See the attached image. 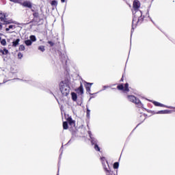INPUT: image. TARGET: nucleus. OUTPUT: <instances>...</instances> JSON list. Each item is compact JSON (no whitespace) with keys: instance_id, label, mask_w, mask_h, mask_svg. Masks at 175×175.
Instances as JSON below:
<instances>
[{"instance_id":"b1692460","label":"nucleus","mask_w":175,"mask_h":175,"mask_svg":"<svg viewBox=\"0 0 175 175\" xmlns=\"http://www.w3.org/2000/svg\"><path fill=\"white\" fill-rule=\"evenodd\" d=\"M120 167V163L118 162H116L113 163V169H118Z\"/></svg>"},{"instance_id":"ddd939ff","label":"nucleus","mask_w":175,"mask_h":175,"mask_svg":"<svg viewBox=\"0 0 175 175\" xmlns=\"http://www.w3.org/2000/svg\"><path fill=\"white\" fill-rule=\"evenodd\" d=\"M172 113V111L170 110H163V111H159L157 112V114H170Z\"/></svg>"},{"instance_id":"423d86ee","label":"nucleus","mask_w":175,"mask_h":175,"mask_svg":"<svg viewBox=\"0 0 175 175\" xmlns=\"http://www.w3.org/2000/svg\"><path fill=\"white\" fill-rule=\"evenodd\" d=\"M118 90L119 91H123L124 92H129V84L126 83L124 84V88L123 84H120L117 86Z\"/></svg>"},{"instance_id":"7c9ffc66","label":"nucleus","mask_w":175,"mask_h":175,"mask_svg":"<svg viewBox=\"0 0 175 175\" xmlns=\"http://www.w3.org/2000/svg\"><path fill=\"white\" fill-rule=\"evenodd\" d=\"M3 51L5 52V54H9V51L6 49H3Z\"/></svg>"},{"instance_id":"a878e982","label":"nucleus","mask_w":175,"mask_h":175,"mask_svg":"<svg viewBox=\"0 0 175 175\" xmlns=\"http://www.w3.org/2000/svg\"><path fill=\"white\" fill-rule=\"evenodd\" d=\"M25 50V46L24 45L19 46V51H24Z\"/></svg>"},{"instance_id":"bb28decb","label":"nucleus","mask_w":175,"mask_h":175,"mask_svg":"<svg viewBox=\"0 0 175 175\" xmlns=\"http://www.w3.org/2000/svg\"><path fill=\"white\" fill-rule=\"evenodd\" d=\"M1 44L2 46H6V40L3 39V40L1 41Z\"/></svg>"},{"instance_id":"2f4dec72","label":"nucleus","mask_w":175,"mask_h":175,"mask_svg":"<svg viewBox=\"0 0 175 175\" xmlns=\"http://www.w3.org/2000/svg\"><path fill=\"white\" fill-rule=\"evenodd\" d=\"M124 76H125V74H123L122 75V78L120 79V83H122V81H124Z\"/></svg>"},{"instance_id":"c756f323","label":"nucleus","mask_w":175,"mask_h":175,"mask_svg":"<svg viewBox=\"0 0 175 175\" xmlns=\"http://www.w3.org/2000/svg\"><path fill=\"white\" fill-rule=\"evenodd\" d=\"M18 57L20 59H21V58H23V53H18Z\"/></svg>"},{"instance_id":"9d476101","label":"nucleus","mask_w":175,"mask_h":175,"mask_svg":"<svg viewBox=\"0 0 175 175\" xmlns=\"http://www.w3.org/2000/svg\"><path fill=\"white\" fill-rule=\"evenodd\" d=\"M93 83H88L85 81L84 85L87 92H90L91 91V87H92Z\"/></svg>"},{"instance_id":"72a5a7b5","label":"nucleus","mask_w":175,"mask_h":175,"mask_svg":"<svg viewBox=\"0 0 175 175\" xmlns=\"http://www.w3.org/2000/svg\"><path fill=\"white\" fill-rule=\"evenodd\" d=\"M91 111H90V109H87L86 113H87V116H90V113Z\"/></svg>"},{"instance_id":"a211bd4d","label":"nucleus","mask_w":175,"mask_h":175,"mask_svg":"<svg viewBox=\"0 0 175 175\" xmlns=\"http://www.w3.org/2000/svg\"><path fill=\"white\" fill-rule=\"evenodd\" d=\"M69 128V126L68 125V122H63V129L66 130Z\"/></svg>"},{"instance_id":"393cba45","label":"nucleus","mask_w":175,"mask_h":175,"mask_svg":"<svg viewBox=\"0 0 175 175\" xmlns=\"http://www.w3.org/2000/svg\"><path fill=\"white\" fill-rule=\"evenodd\" d=\"M38 50H40V51H42L43 53L46 49H44V46L42 45L38 47Z\"/></svg>"},{"instance_id":"0eeeda50","label":"nucleus","mask_w":175,"mask_h":175,"mask_svg":"<svg viewBox=\"0 0 175 175\" xmlns=\"http://www.w3.org/2000/svg\"><path fill=\"white\" fill-rule=\"evenodd\" d=\"M0 21L4 25L10 24V21H8V18H6V14L2 12V11H0Z\"/></svg>"},{"instance_id":"20e7f679","label":"nucleus","mask_w":175,"mask_h":175,"mask_svg":"<svg viewBox=\"0 0 175 175\" xmlns=\"http://www.w3.org/2000/svg\"><path fill=\"white\" fill-rule=\"evenodd\" d=\"M100 159H101V161H103V169L105 172L106 175H117V172L114 173V172L107 169L106 165H105V162H106V163H107V165H109V163L107 162V161H103V160L105 159V157H101Z\"/></svg>"},{"instance_id":"dca6fc26","label":"nucleus","mask_w":175,"mask_h":175,"mask_svg":"<svg viewBox=\"0 0 175 175\" xmlns=\"http://www.w3.org/2000/svg\"><path fill=\"white\" fill-rule=\"evenodd\" d=\"M72 99L74 102H76L77 100V94L75 92L71 93Z\"/></svg>"},{"instance_id":"6ab92c4d","label":"nucleus","mask_w":175,"mask_h":175,"mask_svg":"<svg viewBox=\"0 0 175 175\" xmlns=\"http://www.w3.org/2000/svg\"><path fill=\"white\" fill-rule=\"evenodd\" d=\"M51 6H54L55 8H57V5H58V2L57 1L53 0L51 2Z\"/></svg>"},{"instance_id":"e433bc0d","label":"nucleus","mask_w":175,"mask_h":175,"mask_svg":"<svg viewBox=\"0 0 175 175\" xmlns=\"http://www.w3.org/2000/svg\"><path fill=\"white\" fill-rule=\"evenodd\" d=\"M172 111H174L175 112V107L173 108V110Z\"/></svg>"},{"instance_id":"ea45409f","label":"nucleus","mask_w":175,"mask_h":175,"mask_svg":"<svg viewBox=\"0 0 175 175\" xmlns=\"http://www.w3.org/2000/svg\"><path fill=\"white\" fill-rule=\"evenodd\" d=\"M124 1H128V0H124Z\"/></svg>"},{"instance_id":"f3484780","label":"nucleus","mask_w":175,"mask_h":175,"mask_svg":"<svg viewBox=\"0 0 175 175\" xmlns=\"http://www.w3.org/2000/svg\"><path fill=\"white\" fill-rule=\"evenodd\" d=\"M153 105H154V106H157L159 107H165V105L158 103L157 101H154Z\"/></svg>"},{"instance_id":"aec40b11","label":"nucleus","mask_w":175,"mask_h":175,"mask_svg":"<svg viewBox=\"0 0 175 175\" xmlns=\"http://www.w3.org/2000/svg\"><path fill=\"white\" fill-rule=\"evenodd\" d=\"M10 2H14V3H22V2L24 1V0H10Z\"/></svg>"},{"instance_id":"5701e85b","label":"nucleus","mask_w":175,"mask_h":175,"mask_svg":"<svg viewBox=\"0 0 175 175\" xmlns=\"http://www.w3.org/2000/svg\"><path fill=\"white\" fill-rule=\"evenodd\" d=\"M94 150L96 151H100V148H99V146H98V144H94Z\"/></svg>"},{"instance_id":"9b49d317","label":"nucleus","mask_w":175,"mask_h":175,"mask_svg":"<svg viewBox=\"0 0 175 175\" xmlns=\"http://www.w3.org/2000/svg\"><path fill=\"white\" fill-rule=\"evenodd\" d=\"M77 94H80L81 95H83L84 94V88H83V83H81L80 86L75 90Z\"/></svg>"},{"instance_id":"2eb2a0df","label":"nucleus","mask_w":175,"mask_h":175,"mask_svg":"<svg viewBox=\"0 0 175 175\" xmlns=\"http://www.w3.org/2000/svg\"><path fill=\"white\" fill-rule=\"evenodd\" d=\"M20 43V38H17L16 40L12 42V47H17Z\"/></svg>"},{"instance_id":"c85d7f7f","label":"nucleus","mask_w":175,"mask_h":175,"mask_svg":"<svg viewBox=\"0 0 175 175\" xmlns=\"http://www.w3.org/2000/svg\"><path fill=\"white\" fill-rule=\"evenodd\" d=\"M48 44H50L51 47H53L54 46V42L52 41H48Z\"/></svg>"},{"instance_id":"7ed1b4c3","label":"nucleus","mask_w":175,"mask_h":175,"mask_svg":"<svg viewBox=\"0 0 175 175\" xmlns=\"http://www.w3.org/2000/svg\"><path fill=\"white\" fill-rule=\"evenodd\" d=\"M127 99L129 100V102L136 105L137 107H139V109L143 108V103H142V101H140V100L136 96L133 95H128Z\"/></svg>"},{"instance_id":"1a4fd4ad","label":"nucleus","mask_w":175,"mask_h":175,"mask_svg":"<svg viewBox=\"0 0 175 175\" xmlns=\"http://www.w3.org/2000/svg\"><path fill=\"white\" fill-rule=\"evenodd\" d=\"M21 5H22V6H24V8H29V9H32V3H31V1H22Z\"/></svg>"},{"instance_id":"f8f14e48","label":"nucleus","mask_w":175,"mask_h":175,"mask_svg":"<svg viewBox=\"0 0 175 175\" xmlns=\"http://www.w3.org/2000/svg\"><path fill=\"white\" fill-rule=\"evenodd\" d=\"M133 8L134 10H137V9H139V8H140V3H139V1L135 0L133 3Z\"/></svg>"},{"instance_id":"473e14b6","label":"nucleus","mask_w":175,"mask_h":175,"mask_svg":"<svg viewBox=\"0 0 175 175\" xmlns=\"http://www.w3.org/2000/svg\"><path fill=\"white\" fill-rule=\"evenodd\" d=\"M91 143H92V144L95 145V144H96V141H95L94 139H92L91 141Z\"/></svg>"},{"instance_id":"6e6552de","label":"nucleus","mask_w":175,"mask_h":175,"mask_svg":"<svg viewBox=\"0 0 175 175\" xmlns=\"http://www.w3.org/2000/svg\"><path fill=\"white\" fill-rule=\"evenodd\" d=\"M146 118H147L146 114L139 113L137 118V121H138L139 124H142V122H144V121L146 120Z\"/></svg>"},{"instance_id":"c9c22d12","label":"nucleus","mask_w":175,"mask_h":175,"mask_svg":"<svg viewBox=\"0 0 175 175\" xmlns=\"http://www.w3.org/2000/svg\"><path fill=\"white\" fill-rule=\"evenodd\" d=\"M61 2H62V3H64V2H65V0H61Z\"/></svg>"},{"instance_id":"58836bf2","label":"nucleus","mask_w":175,"mask_h":175,"mask_svg":"<svg viewBox=\"0 0 175 175\" xmlns=\"http://www.w3.org/2000/svg\"><path fill=\"white\" fill-rule=\"evenodd\" d=\"M1 38L0 37V42H1Z\"/></svg>"},{"instance_id":"cd10ccee","label":"nucleus","mask_w":175,"mask_h":175,"mask_svg":"<svg viewBox=\"0 0 175 175\" xmlns=\"http://www.w3.org/2000/svg\"><path fill=\"white\" fill-rule=\"evenodd\" d=\"M13 28V25H10L8 28H6L5 29V31H10V29H12Z\"/></svg>"},{"instance_id":"4468645a","label":"nucleus","mask_w":175,"mask_h":175,"mask_svg":"<svg viewBox=\"0 0 175 175\" xmlns=\"http://www.w3.org/2000/svg\"><path fill=\"white\" fill-rule=\"evenodd\" d=\"M67 122H68L69 125H70L71 126L75 125V120H73L71 117L67 118Z\"/></svg>"},{"instance_id":"4be33fe9","label":"nucleus","mask_w":175,"mask_h":175,"mask_svg":"<svg viewBox=\"0 0 175 175\" xmlns=\"http://www.w3.org/2000/svg\"><path fill=\"white\" fill-rule=\"evenodd\" d=\"M25 44H26V46H31L32 42H31L30 40H27L25 41Z\"/></svg>"},{"instance_id":"412c9836","label":"nucleus","mask_w":175,"mask_h":175,"mask_svg":"<svg viewBox=\"0 0 175 175\" xmlns=\"http://www.w3.org/2000/svg\"><path fill=\"white\" fill-rule=\"evenodd\" d=\"M31 42H36V36L32 35L29 37Z\"/></svg>"},{"instance_id":"f704fd0d","label":"nucleus","mask_w":175,"mask_h":175,"mask_svg":"<svg viewBox=\"0 0 175 175\" xmlns=\"http://www.w3.org/2000/svg\"><path fill=\"white\" fill-rule=\"evenodd\" d=\"M0 29H2V24L0 23Z\"/></svg>"},{"instance_id":"f03ea898","label":"nucleus","mask_w":175,"mask_h":175,"mask_svg":"<svg viewBox=\"0 0 175 175\" xmlns=\"http://www.w3.org/2000/svg\"><path fill=\"white\" fill-rule=\"evenodd\" d=\"M59 90L63 95V96H68L70 92V87L66 81H62L59 83Z\"/></svg>"},{"instance_id":"4c0bfd02","label":"nucleus","mask_w":175,"mask_h":175,"mask_svg":"<svg viewBox=\"0 0 175 175\" xmlns=\"http://www.w3.org/2000/svg\"><path fill=\"white\" fill-rule=\"evenodd\" d=\"M2 54H5V53L2 52Z\"/></svg>"},{"instance_id":"39448f33","label":"nucleus","mask_w":175,"mask_h":175,"mask_svg":"<svg viewBox=\"0 0 175 175\" xmlns=\"http://www.w3.org/2000/svg\"><path fill=\"white\" fill-rule=\"evenodd\" d=\"M31 12H33V19L30 23H40V16L39 14V12H35V10H31Z\"/></svg>"},{"instance_id":"f257e3e1","label":"nucleus","mask_w":175,"mask_h":175,"mask_svg":"<svg viewBox=\"0 0 175 175\" xmlns=\"http://www.w3.org/2000/svg\"><path fill=\"white\" fill-rule=\"evenodd\" d=\"M144 21V16H142V12L137 11L135 13L134 16L133 18L132 21V27L133 28H136L137 25L142 24Z\"/></svg>"}]
</instances>
